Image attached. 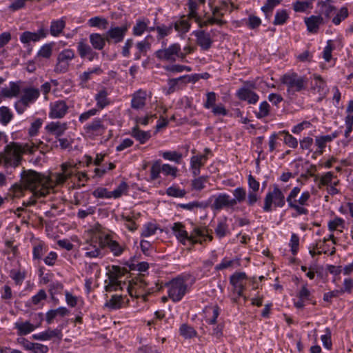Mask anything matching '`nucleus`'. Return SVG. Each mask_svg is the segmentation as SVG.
Returning a JSON list of instances; mask_svg holds the SVG:
<instances>
[{
    "instance_id": "33",
    "label": "nucleus",
    "mask_w": 353,
    "mask_h": 353,
    "mask_svg": "<svg viewBox=\"0 0 353 353\" xmlns=\"http://www.w3.org/2000/svg\"><path fill=\"white\" fill-rule=\"evenodd\" d=\"M88 24L90 27H96L102 30H105L108 28V21L105 18L94 17L88 20Z\"/></svg>"
},
{
    "instance_id": "27",
    "label": "nucleus",
    "mask_w": 353,
    "mask_h": 353,
    "mask_svg": "<svg viewBox=\"0 0 353 353\" xmlns=\"http://www.w3.org/2000/svg\"><path fill=\"white\" fill-rule=\"evenodd\" d=\"M65 26V21L62 18L58 20H53L50 27V32L54 37L59 36Z\"/></svg>"
},
{
    "instance_id": "48",
    "label": "nucleus",
    "mask_w": 353,
    "mask_h": 353,
    "mask_svg": "<svg viewBox=\"0 0 353 353\" xmlns=\"http://www.w3.org/2000/svg\"><path fill=\"white\" fill-rule=\"evenodd\" d=\"M75 57L74 52L72 49H65L58 54L59 61L69 63V62Z\"/></svg>"
},
{
    "instance_id": "3",
    "label": "nucleus",
    "mask_w": 353,
    "mask_h": 353,
    "mask_svg": "<svg viewBox=\"0 0 353 353\" xmlns=\"http://www.w3.org/2000/svg\"><path fill=\"white\" fill-rule=\"evenodd\" d=\"M300 192L301 188L299 187L292 188L286 198V201L289 208L294 210L298 215H307L309 210L305 206L308 205L307 202L310 199L311 194L308 191H305L301 193L299 199H296Z\"/></svg>"
},
{
    "instance_id": "44",
    "label": "nucleus",
    "mask_w": 353,
    "mask_h": 353,
    "mask_svg": "<svg viewBox=\"0 0 353 353\" xmlns=\"http://www.w3.org/2000/svg\"><path fill=\"white\" fill-rule=\"evenodd\" d=\"M330 142L328 138L324 136H318L315 138V145L318 147V150L314 152V154H322L324 148L326 147V143Z\"/></svg>"
},
{
    "instance_id": "49",
    "label": "nucleus",
    "mask_w": 353,
    "mask_h": 353,
    "mask_svg": "<svg viewBox=\"0 0 353 353\" xmlns=\"http://www.w3.org/2000/svg\"><path fill=\"white\" fill-rule=\"evenodd\" d=\"M166 194L172 197L182 198L185 196L186 192L184 189H180L176 186H170L166 190Z\"/></svg>"
},
{
    "instance_id": "42",
    "label": "nucleus",
    "mask_w": 353,
    "mask_h": 353,
    "mask_svg": "<svg viewBox=\"0 0 353 353\" xmlns=\"http://www.w3.org/2000/svg\"><path fill=\"white\" fill-rule=\"evenodd\" d=\"M69 165L67 163H63L61 165L62 173H59L56 176V183L62 184L66 181V180L71 177L72 173L68 172V168Z\"/></svg>"
},
{
    "instance_id": "55",
    "label": "nucleus",
    "mask_w": 353,
    "mask_h": 353,
    "mask_svg": "<svg viewBox=\"0 0 353 353\" xmlns=\"http://www.w3.org/2000/svg\"><path fill=\"white\" fill-rule=\"evenodd\" d=\"M93 241L90 244V247L85 248L88 251L85 252V256L90 258L97 257L101 254V248H100L99 244L98 243V247L97 245H92Z\"/></svg>"
},
{
    "instance_id": "9",
    "label": "nucleus",
    "mask_w": 353,
    "mask_h": 353,
    "mask_svg": "<svg viewBox=\"0 0 353 353\" xmlns=\"http://www.w3.org/2000/svg\"><path fill=\"white\" fill-rule=\"evenodd\" d=\"M95 243H99L101 248L108 247L115 256L122 254L126 249L125 244L121 245L117 241L112 240L109 234H107L103 239L100 237L98 241H95Z\"/></svg>"
},
{
    "instance_id": "63",
    "label": "nucleus",
    "mask_w": 353,
    "mask_h": 353,
    "mask_svg": "<svg viewBox=\"0 0 353 353\" xmlns=\"http://www.w3.org/2000/svg\"><path fill=\"white\" fill-rule=\"evenodd\" d=\"M207 99L203 104L206 109L213 108L216 105V94L214 92H210L206 94Z\"/></svg>"
},
{
    "instance_id": "17",
    "label": "nucleus",
    "mask_w": 353,
    "mask_h": 353,
    "mask_svg": "<svg viewBox=\"0 0 353 353\" xmlns=\"http://www.w3.org/2000/svg\"><path fill=\"white\" fill-rule=\"evenodd\" d=\"M47 32L43 28L39 29L37 32L25 31L20 36V41L24 44H28L30 41L37 42L45 38Z\"/></svg>"
},
{
    "instance_id": "57",
    "label": "nucleus",
    "mask_w": 353,
    "mask_h": 353,
    "mask_svg": "<svg viewBox=\"0 0 353 353\" xmlns=\"http://www.w3.org/2000/svg\"><path fill=\"white\" fill-rule=\"evenodd\" d=\"M208 180V176H201L194 179L192 181V187L196 190H201L205 188L204 183Z\"/></svg>"
},
{
    "instance_id": "12",
    "label": "nucleus",
    "mask_w": 353,
    "mask_h": 353,
    "mask_svg": "<svg viewBox=\"0 0 353 353\" xmlns=\"http://www.w3.org/2000/svg\"><path fill=\"white\" fill-rule=\"evenodd\" d=\"M128 29L127 26L111 27L105 32L107 42L108 43H113L114 44L121 42L125 37Z\"/></svg>"
},
{
    "instance_id": "25",
    "label": "nucleus",
    "mask_w": 353,
    "mask_h": 353,
    "mask_svg": "<svg viewBox=\"0 0 353 353\" xmlns=\"http://www.w3.org/2000/svg\"><path fill=\"white\" fill-rule=\"evenodd\" d=\"M130 135L141 144H144L151 137L150 131H143L139 129L138 125L132 128Z\"/></svg>"
},
{
    "instance_id": "22",
    "label": "nucleus",
    "mask_w": 353,
    "mask_h": 353,
    "mask_svg": "<svg viewBox=\"0 0 353 353\" xmlns=\"http://www.w3.org/2000/svg\"><path fill=\"white\" fill-rule=\"evenodd\" d=\"M67 129L68 124L59 121H52L46 126V131L54 134L57 138L62 136Z\"/></svg>"
},
{
    "instance_id": "52",
    "label": "nucleus",
    "mask_w": 353,
    "mask_h": 353,
    "mask_svg": "<svg viewBox=\"0 0 353 353\" xmlns=\"http://www.w3.org/2000/svg\"><path fill=\"white\" fill-rule=\"evenodd\" d=\"M280 133L285 134L283 141L287 145L292 148H296L298 146L297 139L292 134H290L288 131L283 130L280 132Z\"/></svg>"
},
{
    "instance_id": "7",
    "label": "nucleus",
    "mask_w": 353,
    "mask_h": 353,
    "mask_svg": "<svg viewBox=\"0 0 353 353\" xmlns=\"http://www.w3.org/2000/svg\"><path fill=\"white\" fill-rule=\"evenodd\" d=\"M168 287V296L174 302L181 301L188 291L186 281L181 277H176L166 283Z\"/></svg>"
},
{
    "instance_id": "14",
    "label": "nucleus",
    "mask_w": 353,
    "mask_h": 353,
    "mask_svg": "<svg viewBox=\"0 0 353 353\" xmlns=\"http://www.w3.org/2000/svg\"><path fill=\"white\" fill-rule=\"evenodd\" d=\"M84 132L90 135H101L105 130V127L103 125V119L100 118H95L91 122L87 123L83 127Z\"/></svg>"
},
{
    "instance_id": "51",
    "label": "nucleus",
    "mask_w": 353,
    "mask_h": 353,
    "mask_svg": "<svg viewBox=\"0 0 353 353\" xmlns=\"http://www.w3.org/2000/svg\"><path fill=\"white\" fill-rule=\"evenodd\" d=\"M270 106L266 101L261 102L259 105V111L255 113L256 118L262 119L268 117L270 114Z\"/></svg>"
},
{
    "instance_id": "1",
    "label": "nucleus",
    "mask_w": 353,
    "mask_h": 353,
    "mask_svg": "<svg viewBox=\"0 0 353 353\" xmlns=\"http://www.w3.org/2000/svg\"><path fill=\"white\" fill-rule=\"evenodd\" d=\"M21 180L26 188L32 192L34 197H44L53 189L50 176L32 170H24L21 173Z\"/></svg>"
},
{
    "instance_id": "38",
    "label": "nucleus",
    "mask_w": 353,
    "mask_h": 353,
    "mask_svg": "<svg viewBox=\"0 0 353 353\" xmlns=\"http://www.w3.org/2000/svg\"><path fill=\"white\" fill-rule=\"evenodd\" d=\"M128 292L130 296L136 297V298L141 297L143 299V300L145 301H147L148 296L150 295V294L153 293L154 291L152 289H148L147 293L142 294L141 292H139L137 290V289H136V286L128 285Z\"/></svg>"
},
{
    "instance_id": "16",
    "label": "nucleus",
    "mask_w": 353,
    "mask_h": 353,
    "mask_svg": "<svg viewBox=\"0 0 353 353\" xmlns=\"http://www.w3.org/2000/svg\"><path fill=\"white\" fill-rule=\"evenodd\" d=\"M146 100V91L139 89L132 95L131 108L134 110L143 109L145 106Z\"/></svg>"
},
{
    "instance_id": "32",
    "label": "nucleus",
    "mask_w": 353,
    "mask_h": 353,
    "mask_svg": "<svg viewBox=\"0 0 353 353\" xmlns=\"http://www.w3.org/2000/svg\"><path fill=\"white\" fill-rule=\"evenodd\" d=\"M103 72V70L100 67H95L92 68V70H89L88 71H85L83 72L79 76V80L81 81L80 84H84L86 83L90 79L92 78V74H96L98 75L101 74Z\"/></svg>"
},
{
    "instance_id": "2",
    "label": "nucleus",
    "mask_w": 353,
    "mask_h": 353,
    "mask_svg": "<svg viewBox=\"0 0 353 353\" xmlns=\"http://www.w3.org/2000/svg\"><path fill=\"white\" fill-rule=\"evenodd\" d=\"M39 146L33 143H21L18 142H11L5 147L4 153L1 155L6 166H12L16 168L19 166L23 159L22 155L24 154H33Z\"/></svg>"
},
{
    "instance_id": "24",
    "label": "nucleus",
    "mask_w": 353,
    "mask_h": 353,
    "mask_svg": "<svg viewBox=\"0 0 353 353\" xmlns=\"http://www.w3.org/2000/svg\"><path fill=\"white\" fill-rule=\"evenodd\" d=\"M89 40L92 47L97 50H103L107 42L105 34L92 33L89 36Z\"/></svg>"
},
{
    "instance_id": "15",
    "label": "nucleus",
    "mask_w": 353,
    "mask_h": 353,
    "mask_svg": "<svg viewBox=\"0 0 353 353\" xmlns=\"http://www.w3.org/2000/svg\"><path fill=\"white\" fill-rule=\"evenodd\" d=\"M196 40V44L201 47L203 50H208L213 43L212 39H211L210 34L208 32H206L205 30H196L192 33Z\"/></svg>"
},
{
    "instance_id": "64",
    "label": "nucleus",
    "mask_w": 353,
    "mask_h": 353,
    "mask_svg": "<svg viewBox=\"0 0 353 353\" xmlns=\"http://www.w3.org/2000/svg\"><path fill=\"white\" fill-rule=\"evenodd\" d=\"M26 190L28 189L26 188L24 184L21 185L15 183L12 186L10 191L12 192L14 197L19 198L23 195V192Z\"/></svg>"
},
{
    "instance_id": "23",
    "label": "nucleus",
    "mask_w": 353,
    "mask_h": 353,
    "mask_svg": "<svg viewBox=\"0 0 353 353\" xmlns=\"http://www.w3.org/2000/svg\"><path fill=\"white\" fill-rule=\"evenodd\" d=\"M39 97V90L34 88H26L23 90V94L21 97V102L25 105L29 104L38 99Z\"/></svg>"
},
{
    "instance_id": "41",
    "label": "nucleus",
    "mask_w": 353,
    "mask_h": 353,
    "mask_svg": "<svg viewBox=\"0 0 353 353\" xmlns=\"http://www.w3.org/2000/svg\"><path fill=\"white\" fill-rule=\"evenodd\" d=\"M172 23H171L169 26H166L165 25L156 26V31L157 32V40L160 41L166 36L169 35L172 32Z\"/></svg>"
},
{
    "instance_id": "21",
    "label": "nucleus",
    "mask_w": 353,
    "mask_h": 353,
    "mask_svg": "<svg viewBox=\"0 0 353 353\" xmlns=\"http://www.w3.org/2000/svg\"><path fill=\"white\" fill-rule=\"evenodd\" d=\"M128 272L125 268H121L117 265H112V270L108 273L109 283L120 286L121 283L118 279Z\"/></svg>"
},
{
    "instance_id": "46",
    "label": "nucleus",
    "mask_w": 353,
    "mask_h": 353,
    "mask_svg": "<svg viewBox=\"0 0 353 353\" xmlns=\"http://www.w3.org/2000/svg\"><path fill=\"white\" fill-rule=\"evenodd\" d=\"M289 18V15L286 11V10H278L274 17V20L273 21L274 25H283L284 24Z\"/></svg>"
},
{
    "instance_id": "6",
    "label": "nucleus",
    "mask_w": 353,
    "mask_h": 353,
    "mask_svg": "<svg viewBox=\"0 0 353 353\" xmlns=\"http://www.w3.org/2000/svg\"><path fill=\"white\" fill-rule=\"evenodd\" d=\"M285 205V199L281 190L275 185L273 190L269 191L264 199L263 210L265 212L272 211V206L275 208H283Z\"/></svg>"
},
{
    "instance_id": "4",
    "label": "nucleus",
    "mask_w": 353,
    "mask_h": 353,
    "mask_svg": "<svg viewBox=\"0 0 353 353\" xmlns=\"http://www.w3.org/2000/svg\"><path fill=\"white\" fill-rule=\"evenodd\" d=\"M281 82L286 86L289 95H294L296 92L305 90L307 85V77L300 76L295 72L284 74L281 78Z\"/></svg>"
},
{
    "instance_id": "29",
    "label": "nucleus",
    "mask_w": 353,
    "mask_h": 353,
    "mask_svg": "<svg viewBox=\"0 0 353 353\" xmlns=\"http://www.w3.org/2000/svg\"><path fill=\"white\" fill-rule=\"evenodd\" d=\"M108 92L105 88L101 90L95 96L97 105L99 109H103L110 104L108 98Z\"/></svg>"
},
{
    "instance_id": "5",
    "label": "nucleus",
    "mask_w": 353,
    "mask_h": 353,
    "mask_svg": "<svg viewBox=\"0 0 353 353\" xmlns=\"http://www.w3.org/2000/svg\"><path fill=\"white\" fill-rule=\"evenodd\" d=\"M155 57L160 61L175 62L177 59L183 60L186 54L181 52V46L178 43H172L168 48L159 49L154 52Z\"/></svg>"
},
{
    "instance_id": "30",
    "label": "nucleus",
    "mask_w": 353,
    "mask_h": 353,
    "mask_svg": "<svg viewBox=\"0 0 353 353\" xmlns=\"http://www.w3.org/2000/svg\"><path fill=\"white\" fill-rule=\"evenodd\" d=\"M15 328L17 329L18 334L23 336L32 332L35 329V327L29 321H26L22 323H16Z\"/></svg>"
},
{
    "instance_id": "59",
    "label": "nucleus",
    "mask_w": 353,
    "mask_h": 353,
    "mask_svg": "<svg viewBox=\"0 0 353 353\" xmlns=\"http://www.w3.org/2000/svg\"><path fill=\"white\" fill-rule=\"evenodd\" d=\"M147 23L143 21L138 20L134 26L132 32L134 36H141L147 29Z\"/></svg>"
},
{
    "instance_id": "62",
    "label": "nucleus",
    "mask_w": 353,
    "mask_h": 353,
    "mask_svg": "<svg viewBox=\"0 0 353 353\" xmlns=\"http://www.w3.org/2000/svg\"><path fill=\"white\" fill-rule=\"evenodd\" d=\"M247 279V275L245 272H235L230 277V283L232 285H238L239 283Z\"/></svg>"
},
{
    "instance_id": "34",
    "label": "nucleus",
    "mask_w": 353,
    "mask_h": 353,
    "mask_svg": "<svg viewBox=\"0 0 353 353\" xmlns=\"http://www.w3.org/2000/svg\"><path fill=\"white\" fill-rule=\"evenodd\" d=\"M317 7L319 8V15L324 14L327 18H330L332 12L336 10L334 6L325 3V1H319Z\"/></svg>"
},
{
    "instance_id": "50",
    "label": "nucleus",
    "mask_w": 353,
    "mask_h": 353,
    "mask_svg": "<svg viewBox=\"0 0 353 353\" xmlns=\"http://www.w3.org/2000/svg\"><path fill=\"white\" fill-rule=\"evenodd\" d=\"M311 1H297L292 4L293 9L296 12H305L308 8H312Z\"/></svg>"
},
{
    "instance_id": "18",
    "label": "nucleus",
    "mask_w": 353,
    "mask_h": 353,
    "mask_svg": "<svg viewBox=\"0 0 353 353\" xmlns=\"http://www.w3.org/2000/svg\"><path fill=\"white\" fill-rule=\"evenodd\" d=\"M307 30L310 33H317L319 26L324 23L323 18L321 15H312L304 19Z\"/></svg>"
},
{
    "instance_id": "43",
    "label": "nucleus",
    "mask_w": 353,
    "mask_h": 353,
    "mask_svg": "<svg viewBox=\"0 0 353 353\" xmlns=\"http://www.w3.org/2000/svg\"><path fill=\"white\" fill-rule=\"evenodd\" d=\"M180 334L185 339H191L196 336V330L188 324H182L179 329Z\"/></svg>"
},
{
    "instance_id": "26",
    "label": "nucleus",
    "mask_w": 353,
    "mask_h": 353,
    "mask_svg": "<svg viewBox=\"0 0 353 353\" xmlns=\"http://www.w3.org/2000/svg\"><path fill=\"white\" fill-rule=\"evenodd\" d=\"M314 79L316 81L315 83L312 86V90L316 91L320 95H325L327 87L325 81L322 77L317 74H313Z\"/></svg>"
},
{
    "instance_id": "58",
    "label": "nucleus",
    "mask_w": 353,
    "mask_h": 353,
    "mask_svg": "<svg viewBox=\"0 0 353 353\" xmlns=\"http://www.w3.org/2000/svg\"><path fill=\"white\" fill-rule=\"evenodd\" d=\"M161 172L165 176H171L173 178H176L177 176L178 168L165 163L162 165Z\"/></svg>"
},
{
    "instance_id": "8",
    "label": "nucleus",
    "mask_w": 353,
    "mask_h": 353,
    "mask_svg": "<svg viewBox=\"0 0 353 353\" xmlns=\"http://www.w3.org/2000/svg\"><path fill=\"white\" fill-rule=\"evenodd\" d=\"M244 84L248 87L243 86L239 88L236 91V96L239 100L247 101L249 104H256L259 99V96L250 88H254L255 83L245 81Z\"/></svg>"
},
{
    "instance_id": "11",
    "label": "nucleus",
    "mask_w": 353,
    "mask_h": 353,
    "mask_svg": "<svg viewBox=\"0 0 353 353\" xmlns=\"http://www.w3.org/2000/svg\"><path fill=\"white\" fill-rule=\"evenodd\" d=\"M77 52L82 59H88L89 61H93L99 59V53L95 52L94 48L86 43L85 39H81L77 43Z\"/></svg>"
},
{
    "instance_id": "28",
    "label": "nucleus",
    "mask_w": 353,
    "mask_h": 353,
    "mask_svg": "<svg viewBox=\"0 0 353 353\" xmlns=\"http://www.w3.org/2000/svg\"><path fill=\"white\" fill-rule=\"evenodd\" d=\"M214 232L219 239H222L230 233L226 218L219 221Z\"/></svg>"
},
{
    "instance_id": "31",
    "label": "nucleus",
    "mask_w": 353,
    "mask_h": 353,
    "mask_svg": "<svg viewBox=\"0 0 353 353\" xmlns=\"http://www.w3.org/2000/svg\"><path fill=\"white\" fill-rule=\"evenodd\" d=\"M20 92L19 85L15 82H11L10 88H3L1 90V94L4 97L12 98L17 97Z\"/></svg>"
},
{
    "instance_id": "56",
    "label": "nucleus",
    "mask_w": 353,
    "mask_h": 353,
    "mask_svg": "<svg viewBox=\"0 0 353 353\" xmlns=\"http://www.w3.org/2000/svg\"><path fill=\"white\" fill-rule=\"evenodd\" d=\"M349 12L346 7H342L336 15L332 19V22L335 25H339L341 22L348 17Z\"/></svg>"
},
{
    "instance_id": "13",
    "label": "nucleus",
    "mask_w": 353,
    "mask_h": 353,
    "mask_svg": "<svg viewBox=\"0 0 353 353\" xmlns=\"http://www.w3.org/2000/svg\"><path fill=\"white\" fill-rule=\"evenodd\" d=\"M68 108L64 100H58L50 104L49 117L51 119H61L66 114Z\"/></svg>"
},
{
    "instance_id": "39",
    "label": "nucleus",
    "mask_w": 353,
    "mask_h": 353,
    "mask_svg": "<svg viewBox=\"0 0 353 353\" xmlns=\"http://www.w3.org/2000/svg\"><path fill=\"white\" fill-rule=\"evenodd\" d=\"M161 155L164 159L174 161L176 163H180L183 157L182 154L176 151L163 152Z\"/></svg>"
},
{
    "instance_id": "45",
    "label": "nucleus",
    "mask_w": 353,
    "mask_h": 353,
    "mask_svg": "<svg viewBox=\"0 0 353 353\" xmlns=\"http://www.w3.org/2000/svg\"><path fill=\"white\" fill-rule=\"evenodd\" d=\"M47 252L43 243H39L33 247L32 257L34 260H41L43 255Z\"/></svg>"
},
{
    "instance_id": "40",
    "label": "nucleus",
    "mask_w": 353,
    "mask_h": 353,
    "mask_svg": "<svg viewBox=\"0 0 353 353\" xmlns=\"http://www.w3.org/2000/svg\"><path fill=\"white\" fill-rule=\"evenodd\" d=\"M105 306L111 310H118L122 306V296L114 294L109 301L106 302Z\"/></svg>"
},
{
    "instance_id": "36",
    "label": "nucleus",
    "mask_w": 353,
    "mask_h": 353,
    "mask_svg": "<svg viewBox=\"0 0 353 353\" xmlns=\"http://www.w3.org/2000/svg\"><path fill=\"white\" fill-rule=\"evenodd\" d=\"M210 311L212 312V316L210 319H206V323L209 325H214L220 314V307L217 305H214L212 306H207L204 309L205 313H208Z\"/></svg>"
},
{
    "instance_id": "47",
    "label": "nucleus",
    "mask_w": 353,
    "mask_h": 353,
    "mask_svg": "<svg viewBox=\"0 0 353 353\" xmlns=\"http://www.w3.org/2000/svg\"><path fill=\"white\" fill-rule=\"evenodd\" d=\"M161 161L160 159L156 160L150 169V179L154 181L159 177L161 172Z\"/></svg>"
},
{
    "instance_id": "19",
    "label": "nucleus",
    "mask_w": 353,
    "mask_h": 353,
    "mask_svg": "<svg viewBox=\"0 0 353 353\" xmlns=\"http://www.w3.org/2000/svg\"><path fill=\"white\" fill-rule=\"evenodd\" d=\"M234 206L230 196L225 193L219 194L212 204V208L216 210H220L224 208H232Z\"/></svg>"
},
{
    "instance_id": "61",
    "label": "nucleus",
    "mask_w": 353,
    "mask_h": 353,
    "mask_svg": "<svg viewBox=\"0 0 353 353\" xmlns=\"http://www.w3.org/2000/svg\"><path fill=\"white\" fill-rule=\"evenodd\" d=\"M338 227L342 228H345V221L340 217H336L328 223V229L330 231L333 232L337 229Z\"/></svg>"
},
{
    "instance_id": "37",
    "label": "nucleus",
    "mask_w": 353,
    "mask_h": 353,
    "mask_svg": "<svg viewBox=\"0 0 353 353\" xmlns=\"http://www.w3.org/2000/svg\"><path fill=\"white\" fill-rule=\"evenodd\" d=\"M13 118V114L10 110L6 106L0 107V123L6 125Z\"/></svg>"
},
{
    "instance_id": "54",
    "label": "nucleus",
    "mask_w": 353,
    "mask_h": 353,
    "mask_svg": "<svg viewBox=\"0 0 353 353\" xmlns=\"http://www.w3.org/2000/svg\"><path fill=\"white\" fill-rule=\"evenodd\" d=\"M128 188V185L126 182L122 181L118 187L113 191H110V198L113 197L117 199L121 196L123 193L126 191Z\"/></svg>"
},
{
    "instance_id": "10",
    "label": "nucleus",
    "mask_w": 353,
    "mask_h": 353,
    "mask_svg": "<svg viewBox=\"0 0 353 353\" xmlns=\"http://www.w3.org/2000/svg\"><path fill=\"white\" fill-rule=\"evenodd\" d=\"M204 234L203 231L200 228H195L190 236L184 228L181 229L176 234H175L177 239L183 245L185 244L186 240L190 241L192 245L196 243L202 244L201 241L196 239L195 238L197 236H202Z\"/></svg>"
},
{
    "instance_id": "53",
    "label": "nucleus",
    "mask_w": 353,
    "mask_h": 353,
    "mask_svg": "<svg viewBox=\"0 0 353 353\" xmlns=\"http://www.w3.org/2000/svg\"><path fill=\"white\" fill-rule=\"evenodd\" d=\"M128 188V185L126 182L122 181L118 187L113 191H110V198L113 197L117 199L121 196L123 193L126 191Z\"/></svg>"
},
{
    "instance_id": "60",
    "label": "nucleus",
    "mask_w": 353,
    "mask_h": 353,
    "mask_svg": "<svg viewBox=\"0 0 353 353\" xmlns=\"http://www.w3.org/2000/svg\"><path fill=\"white\" fill-rule=\"evenodd\" d=\"M43 123V120L40 118L37 119L34 122L31 123V125L28 130V134L30 137L36 136L38 132L39 128L41 127Z\"/></svg>"
},
{
    "instance_id": "35",
    "label": "nucleus",
    "mask_w": 353,
    "mask_h": 353,
    "mask_svg": "<svg viewBox=\"0 0 353 353\" xmlns=\"http://www.w3.org/2000/svg\"><path fill=\"white\" fill-rule=\"evenodd\" d=\"M234 198L231 199L234 205L243 202L246 199V191L243 187H238L233 191Z\"/></svg>"
},
{
    "instance_id": "20",
    "label": "nucleus",
    "mask_w": 353,
    "mask_h": 353,
    "mask_svg": "<svg viewBox=\"0 0 353 353\" xmlns=\"http://www.w3.org/2000/svg\"><path fill=\"white\" fill-rule=\"evenodd\" d=\"M53 337H56L59 340H61L63 337V334L61 329H54L50 330L48 329L45 332L35 334L32 335V339L34 340H40V341H47L52 339Z\"/></svg>"
}]
</instances>
